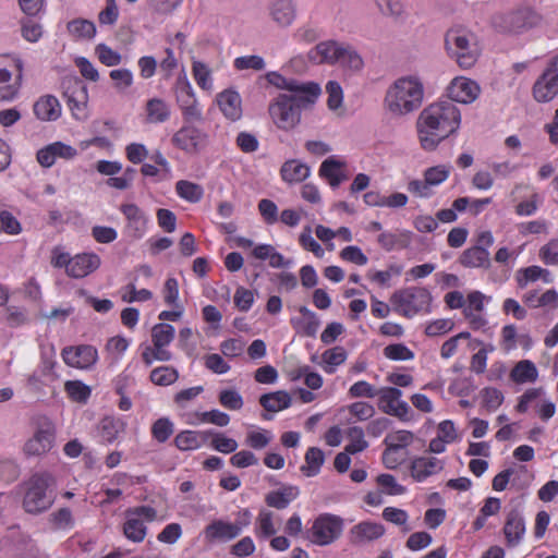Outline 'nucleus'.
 I'll return each instance as SVG.
<instances>
[{"mask_svg": "<svg viewBox=\"0 0 558 558\" xmlns=\"http://www.w3.org/2000/svg\"><path fill=\"white\" fill-rule=\"evenodd\" d=\"M424 95V84L418 76L398 77L385 92L383 109L393 119L405 118L421 108Z\"/></svg>", "mask_w": 558, "mask_h": 558, "instance_id": "f257e3e1", "label": "nucleus"}, {"mask_svg": "<svg viewBox=\"0 0 558 558\" xmlns=\"http://www.w3.org/2000/svg\"><path fill=\"white\" fill-rule=\"evenodd\" d=\"M461 113L458 107L449 100L437 101L425 107L416 120L418 134L437 136L438 140H446L459 128Z\"/></svg>", "mask_w": 558, "mask_h": 558, "instance_id": "f03ea898", "label": "nucleus"}, {"mask_svg": "<svg viewBox=\"0 0 558 558\" xmlns=\"http://www.w3.org/2000/svg\"><path fill=\"white\" fill-rule=\"evenodd\" d=\"M445 50L447 56L460 69L473 68L483 52V44L473 31L457 26L449 28L445 34Z\"/></svg>", "mask_w": 558, "mask_h": 558, "instance_id": "7ed1b4c3", "label": "nucleus"}, {"mask_svg": "<svg viewBox=\"0 0 558 558\" xmlns=\"http://www.w3.org/2000/svg\"><path fill=\"white\" fill-rule=\"evenodd\" d=\"M54 476L47 472L33 474L25 483L23 508L27 513L39 514L48 510L54 502Z\"/></svg>", "mask_w": 558, "mask_h": 558, "instance_id": "20e7f679", "label": "nucleus"}, {"mask_svg": "<svg viewBox=\"0 0 558 558\" xmlns=\"http://www.w3.org/2000/svg\"><path fill=\"white\" fill-rule=\"evenodd\" d=\"M389 302L397 315L413 318L432 312L433 296L427 288L412 286L393 291Z\"/></svg>", "mask_w": 558, "mask_h": 558, "instance_id": "39448f33", "label": "nucleus"}, {"mask_svg": "<svg viewBox=\"0 0 558 558\" xmlns=\"http://www.w3.org/2000/svg\"><path fill=\"white\" fill-rule=\"evenodd\" d=\"M24 63L15 54H0V100L14 99L22 86Z\"/></svg>", "mask_w": 558, "mask_h": 558, "instance_id": "423d86ee", "label": "nucleus"}, {"mask_svg": "<svg viewBox=\"0 0 558 558\" xmlns=\"http://www.w3.org/2000/svg\"><path fill=\"white\" fill-rule=\"evenodd\" d=\"M158 519L157 510L151 506H136L125 510L122 525L123 535L133 543H142L147 535L146 522Z\"/></svg>", "mask_w": 558, "mask_h": 558, "instance_id": "0eeeda50", "label": "nucleus"}, {"mask_svg": "<svg viewBox=\"0 0 558 558\" xmlns=\"http://www.w3.org/2000/svg\"><path fill=\"white\" fill-rule=\"evenodd\" d=\"M252 523V513L248 509H242L238 512L233 523L223 520H214L204 531L205 538L208 542L221 541L228 542L238 537L244 529Z\"/></svg>", "mask_w": 558, "mask_h": 558, "instance_id": "6e6552de", "label": "nucleus"}, {"mask_svg": "<svg viewBox=\"0 0 558 558\" xmlns=\"http://www.w3.org/2000/svg\"><path fill=\"white\" fill-rule=\"evenodd\" d=\"M537 22L538 16L530 9L498 13L492 20L495 29L504 34H521L534 27Z\"/></svg>", "mask_w": 558, "mask_h": 558, "instance_id": "1a4fd4ad", "label": "nucleus"}, {"mask_svg": "<svg viewBox=\"0 0 558 558\" xmlns=\"http://www.w3.org/2000/svg\"><path fill=\"white\" fill-rule=\"evenodd\" d=\"M268 113L279 130L292 131L301 122L302 110L286 95L279 94L270 101Z\"/></svg>", "mask_w": 558, "mask_h": 558, "instance_id": "9d476101", "label": "nucleus"}, {"mask_svg": "<svg viewBox=\"0 0 558 558\" xmlns=\"http://www.w3.org/2000/svg\"><path fill=\"white\" fill-rule=\"evenodd\" d=\"M54 440V424L47 417H39L33 436L23 446V452L27 457L43 456L52 449Z\"/></svg>", "mask_w": 558, "mask_h": 558, "instance_id": "9b49d317", "label": "nucleus"}, {"mask_svg": "<svg viewBox=\"0 0 558 558\" xmlns=\"http://www.w3.org/2000/svg\"><path fill=\"white\" fill-rule=\"evenodd\" d=\"M343 531V519L331 513L319 514L310 530V539L318 546H327L337 541Z\"/></svg>", "mask_w": 558, "mask_h": 558, "instance_id": "f8f14e48", "label": "nucleus"}, {"mask_svg": "<svg viewBox=\"0 0 558 558\" xmlns=\"http://www.w3.org/2000/svg\"><path fill=\"white\" fill-rule=\"evenodd\" d=\"M402 391L397 387H381L378 389L377 405L379 410L390 416L397 417L401 422L413 420V412L404 400L401 399Z\"/></svg>", "mask_w": 558, "mask_h": 558, "instance_id": "ddd939ff", "label": "nucleus"}, {"mask_svg": "<svg viewBox=\"0 0 558 558\" xmlns=\"http://www.w3.org/2000/svg\"><path fill=\"white\" fill-rule=\"evenodd\" d=\"M119 210L125 219L123 234L131 241L143 239L149 228L147 214L134 203H123Z\"/></svg>", "mask_w": 558, "mask_h": 558, "instance_id": "4468645a", "label": "nucleus"}, {"mask_svg": "<svg viewBox=\"0 0 558 558\" xmlns=\"http://www.w3.org/2000/svg\"><path fill=\"white\" fill-rule=\"evenodd\" d=\"M545 395L546 392L543 387L526 389L523 395L520 396L515 410L519 413H525L532 402L538 401L535 405L537 416L543 422L549 421L556 413V405L550 399L545 398Z\"/></svg>", "mask_w": 558, "mask_h": 558, "instance_id": "2eb2a0df", "label": "nucleus"}, {"mask_svg": "<svg viewBox=\"0 0 558 558\" xmlns=\"http://www.w3.org/2000/svg\"><path fill=\"white\" fill-rule=\"evenodd\" d=\"M534 98L538 102H547L558 95V54L548 62L543 74L533 86Z\"/></svg>", "mask_w": 558, "mask_h": 558, "instance_id": "dca6fc26", "label": "nucleus"}, {"mask_svg": "<svg viewBox=\"0 0 558 558\" xmlns=\"http://www.w3.org/2000/svg\"><path fill=\"white\" fill-rule=\"evenodd\" d=\"M322 94L319 84L312 81L293 80L288 92L280 93L286 95L291 101L303 111L311 108Z\"/></svg>", "mask_w": 558, "mask_h": 558, "instance_id": "f3484780", "label": "nucleus"}, {"mask_svg": "<svg viewBox=\"0 0 558 558\" xmlns=\"http://www.w3.org/2000/svg\"><path fill=\"white\" fill-rule=\"evenodd\" d=\"M61 356L70 367L88 369L98 361V351L90 344L70 345L62 349Z\"/></svg>", "mask_w": 558, "mask_h": 558, "instance_id": "a211bd4d", "label": "nucleus"}, {"mask_svg": "<svg viewBox=\"0 0 558 558\" xmlns=\"http://www.w3.org/2000/svg\"><path fill=\"white\" fill-rule=\"evenodd\" d=\"M385 532L386 529L381 523L364 520L349 530L348 539L352 546L361 547L381 538Z\"/></svg>", "mask_w": 558, "mask_h": 558, "instance_id": "6ab92c4d", "label": "nucleus"}, {"mask_svg": "<svg viewBox=\"0 0 558 558\" xmlns=\"http://www.w3.org/2000/svg\"><path fill=\"white\" fill-rule=\"evenodd\" d=\"M100 256L95 252H83L72 256L66 276L72 279H83L99 269Z\"/></svg>", "mask_w": 558, "mask_h": 558, "instance_id": "aec40b11", "label": "nucleus"}, {"mask_svg": "<svg viewBox=\"0 0 558 558\" xmlns=\"http://www.w3.org/2000/svg\"><path fill=\"white\" fill-rule=\"evenodd\" d=\"M447 93L450 100L466 105L478 98L481 87L471 78L458 76L450 82Z\"/></svg>", "mask_w": 558, "mask_h": 558, "instance_id": "412c9836", "label": "nucleus"}, {"mask_svg": "<svg viewBox=\"0 0 558 558\" xmlns=\"http://www.w3.org/2000/svg\"><path fill=\"white\" fill-rule=\"evenodd\" d=\"M64 96L73 114L77 118L84 116L87 105V88L77 77H69L63 82Z\"/></svg>", "mask_w": 558, "mask_h": 558, "instance_id": "4be33fe9", "label": "nucleus"}, {"mask_svg": "<svg viewBox=\"0 0 558 558\" xmlns=\"http://www.w3.org/2000/svg\"><path fill=\"white\" fill-rule=\"evenodd\" d=\"M525 531V520L522 513L517 509L509 511L502 527L507 546H518L522 542Z\"/></svg>", "mask_w": 558, "mask_h": 558, "instance_id": "5701e85b", "label": "nucleus"}, {"mask_svg": "<svg viewBox=\"0 0 558 558\" xmlns=\"http://www.w3.org/2000/svg\"><path fill=\"white\" fill-rule=\"evenodd\" d=\"M343 44L336 40H326L317 44L308 51V59L316 64H336L339 61Z\"/></svg>", "mask_w": 558, "mask_h": 558, "instance_id": "b1692460", "label": "nucleus"}, {"mask_svg": "<svg viewBox=\"0 0 558 558\" xmlns=\"http://www.w3.org/2000/svg\"><path fill=\"white\" fill-rule=\"evenodd\" d=\"M444 469V462L435 457H417L410 465L411 476L416 482H424L427 477L439 473Z\"/></svg>", "mask_w": 558, "mask_h": 558, "instance_id": "393cba45", "label": "nucleus"}, {"mask_svg": "<svg viewBox=\"0 0 558 558\" xmlns=\"http://www.w3.org/2000/svg\"><path fill=\"white\" fill-rule=\"evenodd\" d=\"M76 155V150L63 142H52L45 148L38 150L37 160L40 166L51 167L58 157L70 159Z\"/></svg>", "mask_w": 558, "mask_h": 558, "instance_id": "a878e982", "label": "nucleus"}, {"mask_svg": "<svg viewBox=\"0 0 558 558\" xmlns=\"http://www.w3.org/2000/svg\"><path fill=\"white\" fill-rule=\"evenodd\" d=\"M241 97L234 90H223L217 96V104L222 113L230 120H238L242 116Z\"/></svg>", "mask_w": 558, "mask_h": 558, "instance_id": "bb28decb", "label": "nucleus"}, {"mask_svg": "<svg viewBox=\"0 0 558 558\" xmlns=\"http://www.w3.org/2000/svg\"><path fill=\"white\" fill-rule=\"evenodd\" d=\"M299 312L302 317L291 319L293 328L303 336L315 337L320 325L316 313L306 306H300Z\"/></svg>", "mask_w": 558, "mask_h": 558, "instance_id": "cd10ccee", "label": "nucleus"}, {"mask_svg": "<svg viewBox=\"0 0 558 558\" xmlns=\"http://www.w3.org/2000/svg\"><path fill=\"white\" fill-rule=\"evenodd\" d=\"M459 263L466 268H488L490 266L489 252L482 246H471L462 252Z\"/></svg>", "mask_w": 558, "mask_h": 558, "instance_id": "c85d7f7f", "label": "nucleus"}, {"mask_svg": "<svg viewBox=\"0 0 558 558\" xmlns=\"http://www.w3.org/2000/svg\"><path fill=\"white\" fill-rule=\"evenodd\" d=\"M35 116L43 121L57 120L61 114V106L59 100L52 95L41 96L34 104Z\"/></svg>", "mask_w": 558, "mask_h": 558, "instance_id": "c756f323", "label": "nucleus"}, {"mask_svg": "<svg viewBox=\"0 0 558 558\" xmlns=\"http://www.w3.org/2000/svg\"><path fill=\"white\" fill-rule=\"evenodd\" d=\"M310 168L299 160L291 159L286 161L280 169L281 179L289 183H299L310 175Z\"/></svg>", "mask_w": 558, "mask_h": 558, "instance_id": "7c9ffc66", "label": "nucleus"}, {"mask_svg": "<svg viewBox=\"0 0 558 558\" xmlns=\"http://www.w3.org/2000/svg\"><path fill=\"white\" fill-rule=\"evenodd\" d=\"M343 166L344 163L335 157H329L320 165L319 175L327 179L330 186L337 187L347 179L342 172Z\"/></svg>", "mask_w": 558, "mask_h": 558, "instance_id": "2f4dec72", "label": "nucleus"}, {"mask_svg": "<svg viewBox=\"0 0 558 558\" xmlns=\"http://www.w3.org/2000/svg\"><path fill=\"white\" fill-rule=\"evenodd\" d=\"M298 496L299 489L296 487L287 486L268 493L265 497V502L268 507L282 510L296 499Z\"/></svg>", "mask_w": 558, "mask_h": 558, "instance_id": "473e14b6", "label": "nucleus"}, {"mask_svg": "<svg viewBox=\"0 0 558 558\" xmlns=\"http://www.w3.org/2000/svg\"><path fill=\"white\" fill-rule=\"evenodd\" d=\"M410 231H401L399 233L386 231L381 232L377 238L379 246L387 252L407 248L410 244Z\"/></svg>", "mask_w": 558, "mask_h": 558, "instance_id": "72a5a7b5", "label": "nucleus"}, {"mask_svg": "<svg viewBox=\"0 0 558 558\" xmlns=\"http://www.w3.org/2000/svg\"><path fill=\"white\" fill-rule=\"evenodd\" d=\"M291 396L284 390L264 393L259 398L260 405L267 412H279L291 405Z\"/></svg>", "mask_w": 558, "mask_h": 558, "instance_id": "f704fd0d", "label": "nucleus"}, {"mask_svg": "<svg viewBox=\"0 0 558 558\" xmlns=\"http://www.w3.org/2000/svg\"><path fill=\"white\" fill-rule=\"evenodd\" d=\"M125 422L122 418L107 416L101 420L99 433L105 444H112L119 435L125 430Z\"/></svg>", "mask_w": 558, "mask_h": 558, "instance_id": "c9c22d12", "label": "nucleus"}, {"mask_svg": "<svg viewBox=\"0 0 558 558\" xmlns=\"http://www.w3.org/2000/svg\"><path fill=\"white\" fill-rule=\"evenodd\" d=\"M510 378L515 384L534 383L538 378V371L532 361L522 360L511 369Z\"/></svg>", "mask_w": 558, "mask_h": 558, "instance_id": "e433bc0d", "label": "nucleus"}, {"mask_svg": "<svg viewBox=\"0 0 558 558\" xmlns=\"http://www.w3.org/2000/svg\"><path fill=\"white\" fill-rule=\"evenodd\" d=\"M270 14L279 26L286 27L294 21L295 8L290 0H277L271 7Z\"/></svg>", "mask_w": 558, "mask_h": 558, "instance_id": "4c0bfd02", "label": "nucleus"}, {"mask_svg": "<svg viewBox=\"0 0 558 558\" xmlns=\"http://www.w3.org/2000/svg\"><path fill=\"white\" fill-rule=\"evenodd\" d=\"M277 533L274 522V513L262 509L255 521L254 534L259 541L267 539Z\"/></svg>", "mask_w": 558, "mask_h": 558, "instance_id": "58836bf2", "label": "nucleus"}, {"mask_svg": "<svg viewBox=\"0 0 558 558\" xmlns=\"http://www.w3.org/2000/svg\"><path fill=\"white\" fill-rule=\"evenodd\" d=\"M347 351L342 347H333L322 354V367L325 373L333 374L338 366L347 360Z\"/></svg>", "mask_w": 558, "mask_h": 558, "instance_id": "ea45409f", "label": "nucleus"}, {"mask_svg": "<svg viewBox=\"0 0 558 558\" xmlns=\"http://www.w3.org/2000/svg\"><path fill=\"white\" fill-rule=\"evenodd\" d=\"M175 193L189 203H198L204 196V189L201 184L180 180L175 183Z\"/></svg>", "mask_w": 558, "mask_h": 558, "instance_id": "a19ab883", "label": "nucleus"}, {"mask_svg": "<svg viewBox=\"0 0 558 558\" xmlns=\"http://www.w3.org/2000/svg\"><path fill=\"white\" fill-rule=\"evenodd\" d=\"M325 462V454L322 449L311 447L305 453V464L301 466L304 475L311 477L319 473L322 465Z\"/></svg>", "mask_w": 558, "mask_h": 558, "instance_id": "79ce46f5", "label": "nucleus"}, {"mask_svg": "<svg viewBox=\"0 0 558 558\" xmlns=\"http://www.w3.org/2000/svg\"><path fill=\"white\" fill-rule=\"evenodd\" d=\"M175 329L167 323L156 324L151 328V342L155 347L166 349L174 339Z\"/></svg>", "mask_w": 558, "mask_h": 558, "instance_id": "37998d69", "label": "nucleus"}, {"mask_svg": "<svg viewBox=\"0 0 558 558\" xmlns=\"http://www.w3.org/2000/svg\"><path fill=\"white\" fill-rule=\"evenodd\" d=\"M347 444L344 450L347 453L355 454L364 451L368 447V442L365 440L364 430L361 426H352L347 430Z\"/></svg>", "mask_w": 558, "mask_h": 558, "instance_id": "c03bdc74", "label": "nucleus"}, {"mask_svg": "<svg viewBox=\"0 0 558 558\" xmlns=\"http://www.w3.org/2000/svg\"><path fill=\"white\" fill-rule=\"evenodd\" d=\"M169 106L159 98H153L146 104V118L151 123L163 122L169 118Z\"/></svg>", "mask_w": 558, "mask_h": 558, "instance_id": "a18cd8bd", "label": "nucleus"}, {"mask_svg": "<svg viewBox=\"0 0 558 558\" xmlns=\"http://www.w3.org/2000/svg\"><path fill=\"white\" fill-rule=\"evenodd\" d=\"M338 64L344 69L357 72L362 70L364 62L352 46L343 44Z\"/></svg>", "mask_w": 558, "mask_h": 558, "instance_id": "49530a36", "label": "nucleus"}, {"mask_svg": "<svg viewBox=\"0 0 558 558\" xmlns=\"http://www.w3.org/2000/svg\"><path fill=\"white\" fill-rule=\"evenodd\" d=\"M149 379L156 386H170L179 379V372L172 366H158L150 372Z\"/></svg>", "mask_w": 558, "mask_h": 558, "instance_id": "de8ad7c7", "label": "nucleus"}, {"mask_svg": "<svg viewBox=\"0 0 558 558\" xmlns=\"http://www.w3.org/2000/svg\"><path fill=\"white\" fill-rule=\"evenodd\" d=\"M68 32L76 38L90 39L96 34L95 24L85 19H75L66 24Z\"/></svg>", "mask_w": 558, "mask_h": 558, "instance_id": "09e8293b", "label": "nucleus"}, {"mask_svg": "<svg viewBox=\"0 0 558 558\" xmlns=\"http://www.w3.org/2000/svg\"><path fill=\"white\" fill-rule=\"evenodd\" d=\"M414 440V434L410 430L400 429L389 433L384 442L386 447L395 450H404Z\"/></svg>", "mask_w": 558, "mask_h": 558, "instance_id": "8fccbe9b", "label": "nucleus"}, {"mask_svg": "<svg viewBox=\"0 0 558 558\" xmlns=\"http://www.w3.org/2000/svg\"><path fill=\"white\" fill-rule=\"evenodd\" d=\"M64 390L72 401L78 403H86L92 393L90 388L81 380H68Z\"/></svg>", "mask_w": 558, "mask_h": 558, "instance_id": "3c124183", "label": "nucleus"}, {"mask_svg": "<svg viewBox=\"0 0 558 558\" xmlns=\"http://www.w3.org/2000/svg\"><path fill=\"white\" fill-rule=\"evenodd\" d=\"M326 93L328 95V108L337 114H341L343 112V90L340 84L335 81H329L326 85Z\"/></svg>", "mask_w": 558, "mask_h": 558, "instance_id": "603ef678", "label": "nucleus"}, {"mask_svg": "<svg viewBox=\"0 0 558 558\" xmlns=\"http://www.w3.org/2000/svg\"><path fill=\"white\" fill-rule=\"evenodd\" d=\"M347 411L357 422L368 421L376 413L374 405L365 401H355L349 404Z\"/></svg>", "mask_w": 558, "mask_h": 558, "instance_id": "864d4df0", "label": "nucleus"}, {"mask_svg": "<svg viewBox=\"0 0 558 558\" xmlns=\"http://www.w3.org/2000/svg\"><path fill=\"white\" fill-rule=\"evenodd\" d=\"M192 72L197 85L204 90L213 89L211 70L201 61H194Z\"/></svg>", "mask_w": 558, "mask_h": 558, "instance_id": "5fc2aeb1", "label": "nucleus"}, {"mask_svg": "<svg viewBox=\"0 0 558 558\" xmlns=\"http://www.w3.org/2000/svg\"><path fill=\"white\" fill-rule=\"evenodd\" d=\"M235 439L227 437L223 433H211L210 447L221 453L229 454L238 449Z\"/></svg>", "mask_w": 558, "mask_h": 558, "instance_id": "6e6d98bb", "label": "nucleus"}, {"mask_svg": "<svg viewBox=\"0 0 558 558\" xmlns=\"http://www.w3.org/2000/svg\"><path fill=\"white\" fill-rule=\"evenodd\" d=\"M151 436L158 442H166L174 432L173 423L168 417H160L151 425Z\"/></svg>", "mask_w": 558, "mask_h": 558, "instance_id": "4d7b16f0", "label": "nucleus"}, {"mask_svg": "<svg viewBox=\"0 0 558 558\" xmlns=\"http://www.w3.org/2000/svg\"><path fill=\"white\" fill-rule=\"evenodd\" d=\"M174 445L181 451L196 450L201 447L198 433L195 430L180 432L174 438Z\"/></svg>", "mask_w": 558, "mask_h": 558, "instance_id": "13d9d810", "label": "nucleus"}, {"mask_svg": "<svg viewBox=\"0 0 558 558\" xmlns=\"http://www.w3.org/2000/svg\"><path fill=\"white\" fill-rule=\"evenodd\" d=\"M482 403L487 412L496 411L504 402L502 392L494 387H486L481 391Z\"/></svg>", "mask_w": 558, "mask_h": 558, "instance_id": "bf43d9fd", "label": "nucleus"}, {"mask_svg": "<svg viewBox=\"0 0 558 558\" xmlns=\"http://www.w3.org/2000/svg\"><path fill=\"white\" fill-rule=\"evenodd\" d=\"M177 99L181 109L197 102L193 88L185 77L179 78L177 82Z\"/></svg>", "mask_w": 558, "mask_h": 558, "instance_id": "052dcab7", "label": "nucleus"}, {"mask_svg": "<svg viewBox=\"0 0 558 558\" xmlns=\"http://www.w3.org/2000/svg\"><path fill=\"white\" fill-rule=\"evenodd\" d=\"M376 483L379 487H381L383 492L386 495L397 496L405 493V487L400 485L396 477L388 473L379 474L376 477Z\"/></svg>", "mask_w": 558, "mask_h": 558, "instance_id": "680f3d73", "label": "nucleus"}, {"mask_svg": "<svg viewBox=\"0 0 558 558\" xmlns=\"http://www.w3.org/2000/svg\"><path fill=\"white\" fill-rule=\"evenodd\" d=\"M301 377H304V384L312 390H317L319 388H322L323 386V377L316 373V372H312L310 369V366H302V367H299L293 374H292V379L295 380V379H299Z\"/></svg>", "mask_w": 558, "mask_h": 558, "instance_id": "e2e57ef3", "label": "nucleus"}, {"mask_svg": "<svg viewBox=\"0 0 558 558\" xmlns=\"http://www.w3.org/2000/svg\"><path fill=\"white\" fill-rule=\"evenodd\" d=\"M375 2L384 16L398 20L404 13V7L401 0H375Z\"/></svg>", "mask_w": 558, "mask_h": 558, "instance_id": "0e129e2a", "label": "nucleus"}, {"mask_svg": "<svg viewBox=\"0 0 558 558\" xmlns=\"http://www.w3.org/2000/svg\"><path fill=\"white\" fill-rule=\"evenodd\" d=\"M171 359L172 353L169 350L155 347L154 344L153 347H145L142 352V360L147 366L151 365L155 361L168 362Z\"/></svg>", "mask_w": 558, "mask_h": 558, "instance_id": "69168bd1", "label": "nucleus"}, {"mask_svg": "<svg viewBox=\"0 0 558 558\" xmlns=\"http://www.w3.org/2000/svg\"><path fill=\"white\" fill-rule=\"evenodd\" d=\"M348 395L350 398L359 399V398H367L373 399L377 397L378 389L369 384L366 380H359L354 383L348 390Z\"/></svg>", "mask_w": 558, "mask_h": 558, "instance_id": "338daca9", "label": "nucleus"}, {"mask_svg": "<svg viewBox=\"0 0 558 558\" xmlns=\"http://www.w3.org/2000/svg\"><path fill=\"white\" fill-rule=\"evenodd\" d=\"M384 355L391 361H410L414 359V352L403 343H393L385 347Z\"/></svg>", "mask_w": 558, "mask_h": 558, "instance_id": "774afa93", "label": "nucleus"}]
</instances>
